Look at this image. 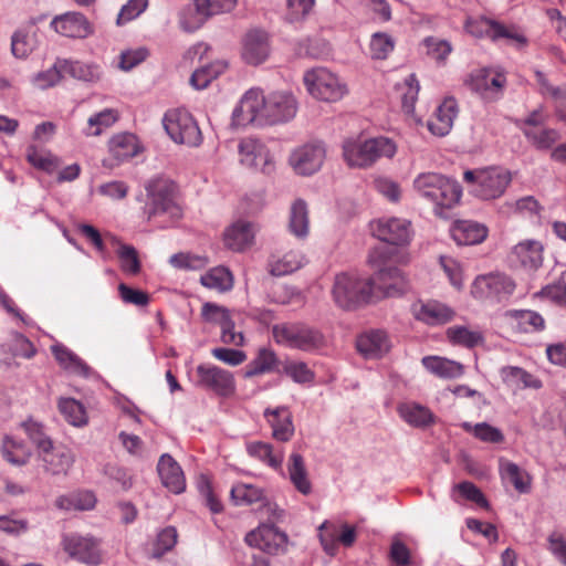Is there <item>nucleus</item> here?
Here are the masks:
<instances>
[{
    "label": "nucleus",
    "mask_w": 566,
    "mask_h": 566,
    "mask_svg": "<svg viewBox=\"0 0 566 566\" xmlns=\"http://www.w3.org/2000/svg\"><path fill=\"white\" fill-rule=\"evenodd\" d=\"M237 0H196V23L202 24L209 17L231 11Z\"/></svg>",
    "instance_id": "obj_45"
},
{
    "label": "nucleus",
    "mask_w": 566,
    "mask_h": 566,
    "mask_svg": "<svg viewBox=\"0 0 566 566\" xmlns=\"http://www.w3.org/2000/svg\"><path fill=\"white\" fill-rule=\"evenodd\" d=\"M500 374L504 384L513 389H538L542 387L539 379L535 378L532 374L521 367L505 366L501 369Z\"/></svg>",
    "instance_id": "obj_40"
},
{
    "label": "nucleus",
    "mask_w": 566,
    "mask_h": 566,
    "mask_svg": "<svg viewBox=\"0 0 566 566\" xmlns=\"http://www.w3.org/2000/svg\"><path fill=\"white\" fill-rule=\"evenodd\" d=\"M52 28L63 36L84 39L92 33L87 19L80 12H67L51 22Z\"/></svg>",
    "instance_id": "obj_23"
},
{
    "label": "nucleus",
    "mask_w": 566,
    "mask_h": 566,
    "mask_svg": "<svg viewBox=\"0 0 566 566\" xmlns=\"http://www.w3.org/2000/svg\"><path fill=\"white\" fill-rule=\"evenodd\" d=\"M343 156L352 168H368L371 166V157H368L366 140H345L343 144Z\"/></svg>",
    "instance_id": "obj_42"
},
{
    "label": "nucleus",
    "mask_w": 566,
    "mask_h": 566,
    "mask_svg": "<svg viewBox=\"0 0 566 566\" xmlns=\"http://www.w3.org/2000/svg\"><path fill=\"white\" fill-rule=\"evenodd\" d=\"M465 182L471 185V191L482 200L500 198L512 181V174L503 167H488L478 170H467L463 174Z\"/></svg>",
    "instance_id": "obj_5"
},
{
    "label": "nucleus",
    "mask_w": 566,
    "mask_h": 566,
    "mask_svg": "<svg viewBox=\"0 0 566 566\" xmlns=\"http://www.w3.org/2000/svg\"><path fill=\"white\" fill-rule=\"evenodd\" d=\"M63 544L65 552L76 562L84 564L99 563V544L96 538L70 534L64 536Z\"/></svg>",
    "instance_id": "obj_19"
},
{
    "label": "nucleus",
    "mask_w": 566,
    "mask_h": 566,
    "mask_svg": "<svg viewBox=\"0 0 566 566\" xmlns=\"http://www.w3.org/2000/svg\"><path fill=\"white\" fill-rule=\"evenodd\" d=\"M163 125L169 137L177 144L196 147L202 142L197 122L185 109L168 111L163 118Z\"/></svg>",
    "instance_id": "obj_8"
},
{
    "label": "nucleus",
    "mask_w": 566,
    "mask_h": 566,
    "mask_svg": "<svg viewBox=\"0 0 566 566\" xmlns=\"http://www.w3.org/2000/svg\"><path fill=\"white\" fill-rule=\"evenodd\" d=\"M458 114V105L454 98H446L428 120V129L436 136L448 135Z\"/></svg>",
    "instance_id": "obj_27"
},
{
    "label": "nucleus",
    "mask_w": 566,
    "mask_h": 566,
    "mask_svg": "<svg viewBox=\"0 0 566 566\" xmlns=\"http://www.w3.org/2000/svg\"><path fill=\"white\" fill-rule=\"evenodd\" d=\"M157 471L163 485L170 492L180 494L185 491L186 479L182 469L169 453L161 454L157 464Z\"/></svg>",
    "instance_id": "obj_24"
},
{
    "label": "nucleus",
    "mask_w": 566,
    "mask_h": 566,
    "mask_svg": "<svg viewBox=\"0 0 566 566\" xmlns=\"http://www.w3.org/2000/svg\"><path fill=\"white\" fill-rule=\"evenodd\" d=\"M116 120L117 113L115 111L111 108L103 109L87 119V126L83 129V133L86 136H98Z\"/></svg>",
    "instance_id": "obj_54"
},
{
    "label": "nucleus",
    "mask_w": 566,
    "mask_h": 566,
    "mask_svg": "<svg viewBox=\"0 0 566 566\" xmlns=\"http://www.w3.org/2000/svg\"><path fill=\"white\" fill-rule=\"evenodd\" d=\"M413 188L423 199L434 205L437 214H442V209L452 208L459 202L462 191L460 186L438 172H422L413 180Z\"/></svg>",
    "instance_id": "obj_3"
},
{
    "label": "nucleus",
    "mask_w": 566,
    "mask_h": 566,
    "mask_svg": "<svg viewBox=\"0 0 566 566\" xmlns=\"http://www.w3.org/2000/svg\"><path fill=\"white\" fill-rule=\"evenodd\" d=\"M249 546L255 547L269 555H279L285 552L287 535L273 524H261L245 536Z\"/></svg>",
    "instance_id": "obj_13"
},
{
    "label": "nucleus",
    "mask_w": 566,
    "mask_h": 566,
    "mask_svg": "<svg viewBox=\"0 0 566 566\" xmlns=\"http://www.w3.org/2000/svg\"><path fill=\"white\" fill-rule=\"evenodd\" d=\"M196 386L214 395L229 398L234 395L237 385L234 375L217 365L207 363L196 367Z\"/></svg>",
    "instance_id": "obj_9"
},
{
    "label": "nucleus",
    "mask_w": 566,
    "mask_h": 566,
    "mask_svg": "<svg viewBox=\"0 0 566 566\" xmlns=\"http://www.w3.org/2000/svg\"><path fill=\"white\" fill-rule=\"evenodd\" d=\"M461 427L464 431L473 433L476 439L483 442L500 443L504 440L502 431L486 422H480L476 424L463 422Z\"/></svg>",
    "instance_id": "obj_56"
},
{
    "label": "nucleus",
    "mask_w": 566,
    "mask_h": 566,
    "mask_svg": "<svg viewBox=\"0 0 566 566\" xmlns=\"http://www.w3.org/2000/svg\"><path fill=\"white\" fill-rule=\"evenodd\" d=\"M148 201L145 213L149 220L163 218L158 221L161 228L172 224L181 217V208L176 202L174 184L166 179H154L146 186Z\"/></svg>",
    "instance_id": "obj_4"
},
{
    "label": "nucleus",
    "mask_w": 566,
    "mask_h": 566,
    "mask_svg": "<svg viewBox=\"0 0 566 566\" xmlns=\"http://www.w3.org/2000/svg\"><path fill=\"white\" fill-rule=\"evenodd\" d=\"M543 245L536 240L517 243L511 251L510 260L526 272H534L543 264Z\"/></svg>",
    "instance_id": "obj_21"
},
{
    "label": "nucleus",
    "mask_w": 566,
    "mask_h": 566,
    "mask_svg": "<svg viewBox=\"0 0 566 566\" xmlns=\"http://www.w3.org/2000/svg\"><path fill=\"white\" fill-rule=\"evenodd\" d=\"M403 291V277L397 268H385L374 276L342 272L334 279L332 296L343 310H355L374 297L395 296Z\"/></svg>",
    "instance_id": "obj_1"
},
{
    "label": "nucleus",
    "mask_w": 566,
    "mask_h": 566,
    "mask_svg": "<svg viewBox=\"0 0 566 566\" xmlns=\"http://www.w3.org/2000/svg\"><path fill=\"white\" fill-rule=\"evenodd\" d=\"M52 354L60 366L71 374L88 377L91 368L72 350L62 344H55L51 347Z\"/></svg>",
    "instance_id": "obj_38"
},
{
    "label": "nucleus",
    "mask_w": 566,
    "mask_h": 566,
    "mask_svg": "<svg viewBox=\"0 0 566 566\" xmlns=\"http://www.w3.org/2000/svg\"><path fill=\"white\" fill-rule=\"evenodd\" d=\"M250 457L263 462L275 471H282L284 452L282 449H275L272 444L263 441H250L245 444Z\"/></svg>",
    "instance_id": "obj_33"
},
{
    "label": "nucleus",
    "mask_w": 566,
    "mask_h": 566,
    "mask_svg": "<svg viewBox=\"0 0 566 566\" xmlns=\"http://www.w3.org/2000/svg\"><path fill=\"white\" fill-rule=\"evenodd\" d=\"M43 468L51 474L66 473L74 462L73 453L64 447L45 448L39 453Z\"/></svg>",
    "instance_id": "obj_29"
},
{
    "label": "nucleus",
    "mask_w": 566,
    "mask_h": 566,
    "mask_svg": "<svg viewBox=\"0 0 566 566\" xmlns=\"http://www.w3.org/2000/svg\"><path fill=\"white\" fill-rule=\"evenodd\" d=\"M21 426L28 434L29 439L36 447L38 453H40L45 448H51L53 442L45 433L44 428L40 422L33 419H28L22 422Z\"/></svg>",
    "instance_id": "obj_60"
},
{
    "label": "nucleus",
    "mask_w": 566,
    "mask_h": 566,
    "mask_svg": "<svg viewBox=\"0 0 566 566\" xmlns=\"http://www.w3.org/2000/svg\"><path fill=\"white\" fill-rule=\"evenodd\" d=\"M305 258L300 251H290L283 255L272 254L268 262V271L273 276H283L301 269Z\"/></svg>",
    "instance_id": "obj_34"
},
{
    "label": "nucleus",
    "mask_w": 566,
    "mask_h": 566,
    "mask_svg": "<svg viewBox=\"0 0 566 566\" xmlns=\"http://www.w3.org/2000/svg\"><path fill=\"white\" fill-rule=\"evenodd\" d=\"M395 42L392 38L382 32L374 33L370 40V54L373 59L384 60L394 50Z\"/></svg>",
    "instance_id": "obj_62"
},
{
    "label": "nucleus",
    "mask_w": 566,
    "mask_h": 566,
    "mask_svg": "<svg viewBox=\"0 0 566 566\" xmlns=\"http://www.w3.org/2000/svg\"><path fill=\"white\" fill-rule=\"evenodd\" d=\"M35 46L34 35L23 30L14 32L11 38V52L17 59L28 57Z\"/></svg>",
    "instance_id": "obj_58"
},
{
    "label": "nucleus",
    "mask_w": 566,
    "mask_h": 566,
    "mask_svg": "<svg viewBox=\"0 0 566 566\" xmlns=\"http://www.w3.org/2000/svg\"><path fill=\"white\" fill-rule=\"evenodd\" d=\"M325 157L324 144L313 142L295 148L290 155L289 163L297 175L310 176L321 169Z\"/></svg>",
    "instance_id": "obj_11"
},
{
    "label": "nucleus",
    "mask_w": 566,
    "mask_h": 566,
    "mask_svg": "<svg viewBox=\"0 0 566 566\" xmlns=\"http://www.w3.org/2000/svg\"><path fill=\"white\" fill-rule=\"evenodd\" d=\"M96 497L91 491H77L56 499V506L61 510L87 511L95 506Z\"/></svg>",
    "instance_id": "obj_46"
},
{
    "label": "nucleus",
    "mask_w": 566,
    "mask_h": 566,
    "mask_svg": "<svg viewBox=\"0 0 566 566\" xmlns=\"http://www.w3.org/2000/svg\"><path fill=\"white\" fill-rule=\"evenodd\" d=\"M240 163L249 168L270 174L273 168V157L264 143L255 138H243L238 145Z\"/></svg>",
    "instance_id": "obj_15"
},
{
    "label": "nucleus",
    "mask_w": 566,
    "mask_h": 566,
    "mask_svg": "<svg viewBox=\"0 0 566 566\" xmlns=\"http://www.w3.org/2000/svg\"><path fill=\"white\" fill-rule=\"evenodd\" d=\"M103 473L120 491H128L133 486V476L123 467L107 463L104 465Z\"/></svg>",
    "instance_id": "obj_59"
},
{
    "label": "nucleus",
    "mask_w": 566,
    "mask_h": 566,
    "mask_svg": "<svg viewBox=\"0 0 566 566\" xmlns=\"http://www.w3.org/2000/svg\"><path fill=\"white\" fill-rule=\"evenodd\" d=\"M416 319L428 325H442L453 319L455 312L438 301L418 302L412 305Z\"/></svg>",
    "instance_id": "obj_22"
},
{
    "label": "nucleus",
    "mask_w": 566,
    "mask_h": 566,
    "mask_svg": "<svg viewBox=\"0 0 566 566\" xmlns=\"http://www.w3.org/2000/svg\"><path fill=\"white\" fill-rule=\"evenodd\" d=\"M318 537L324 551L335 555L338 547V524L325 521L318 527Z\"/></svg>",
    "instance_id": "obj_61"
},
{
    "label": "nucleus",
    "mask_w": 566,
    "mask_h": 566,
    "mask_svg": "<svg viewBox=\"0 0 566 566\" xmlns=\"http://www.w3.org/2000/svg\"><path fill=\"white\" fill-rule=\"evenodd\" d=\"M422 365L429 373L440 378H459L464 373L461 363L440 356L423 357Z\"/></svg>",
    "instance_id": "obj_36"
},
{
    "label": "nucleus",
    "mask_w": 566,
    "mask_h": 566,
    "mask_svg": "<svg viewBox=\"0 0 566 566\" xmlns=\"http://www.w3.org/2000/svg\"><path fill=\"white\" fill-rule=\"evenodd\" d=\"M269 34L259 29L250 30L242 39L241 56L250 65H259L270 55Z\"/></svg>",
    "instance_id": "obj_20"
},
{
    "label": "nucleus",
    "mask_w": 566,
    "mask_h": 566,
    "mask_svg": "<svg viewBox=\"0 0 566 566\" xmlns=\"http://www.w3.org/2000/svg\"><path fill=\"white\" fill-rule=\"evenodd\" d=\"M1 450L3 458L14 465H23L29 459L25 446L10 436H4Z\"/></svg>",
    "instance_id": "obj_53"
},
{
    "label": "nucleus",
    "mask_w": 566,
    "mask_h": 566,
    "mask_svg": "<svg viewBox=\"0 0 566 566\" xmlns=\"http://www.w3.org/2000/svg\"><path fill=\"white\" fill-rule=\"evenodd\" d=\"M27 160L34 168L52 174L59 167V159L49 150L31 145L27 149Z\"/></svg>",
    "instance_id": "obj_48"
},
{
    "label": "nucleus",
    "mask_w": 566,
    "mask_h": 566,
    "mask_svg": "<svg viewBox=\"0 0 566 566\" xmlns=\"http://www.w3.org/2000/svg\"><path fill=\"white\" fill-rule=\"evenodd\" d=\"M399 416L412 427H426L433 422V413L416 402H403L398 407Z\"/></svg>",
    "instance_id": "obj_44"
},
{
    "label": "nucleus",
    "mask_w": 566,
    "mask_h": 566,
    "mask_svg": "<svg viewBox=\"0 0 566 566\" xmlns=\"http://www.w3.org/2000/svg\"><path fill=\"white\" fill-rule=\"evenodd\" d=\"M139 151L140 146L134 134H118L109 140V153L118 163L135 157Z\"/></svg>",
    "instance_id": "obj_37"
},
{
    "label": "nucleus",
    "mask_w": 566,
    "mask_h": 566,
    "mask_svg": "<svg viewBox=\"0 0 566 566\" xmlns=\"http://www.w3.org/2000/svg\"><path fill=\"white\" fill-rule=\"evenodd\" d=\"M373 234L394 245H406L411 240V224L406 219L381 218L370 224Z\"/></svg>",
    "instance_id": "obj_16"
},
{
    "label": "nucleus",
    "mask_w": 566,
    "mask_h": 566,
    "mask_svg": "<svg viewBox=\"0 0 566 566\" xmlns=\"http://www.w3.org/2000/svg\"><path fill=\"white\" fill-rule=\"evenodd\" d=\"M304 84L313 97L325 102H337L347 93L346 84L325 67L307 71Z\"/></svg>",
    "instance_id": "obj_7"
},
{
    "label": "nucleus",
    "mask_w": 566,
    "mask_h": 566,
    "mask_svg": "<svg viewBox=\"0 0 566 566\" xmlns=\"http://www.w3.org/2000/svg\"><path fill=\"white\" fill-rule=\"evenodd\" d=\"M287 229L297 239H305L310 232L308 207L303 199L292 202L289 214Z\"/></svg>",
    "instance_id": "obj_35"
},
{
    "label": "nucleus",
    "mask_w": 566,
    "mask_h": 566,
    "mask_svg": "<svg viewBox=\"0 0 566 566\" xmlns=\"http://www.w3.org/2000/svg\"><path fill=\"white\" fill-rule=\"evenodd\" d=\"M231 499L235 505L260 504L259 511L272 522L283 517V511L270 501L263 489L248 483H237L231 488Z\"/></svg>",
    "instance_id": "obj_10"
},
{
    "label": "nucleus",
    "mask_w": 566,
    "mask_h": 566,
    "mask_svg": "<svg viewBox=\"0 0 566 566\" xmlns=\"http://www.w3.org/2000/svg\"><path fill=\"white\" fill-rule=\"evenodd\" d=\"M447 337L453 345L473 348L483 342L481 332L470 329L467 326H451L447 329Z\"/></svg>",
    "instance_id": "obj_51"
},
{
    "label": "nucleus",
    "mask_w": 566,
    "mask_h": 566,
    "mask_svg": "<svg viewBox=\"0 0 566 566\" xmlns=\"http://www.w3.org/2000/svg\"><path fill=\"white\" fill-rule=\"evenodd\" d=\"M500 472L502 478L511 482L520 493H526L530 490V476L517 464L502 461Z\"/></svg>",
    "instance_id": "obj_52"
},
{
    "label": "nucleus",
    "mask_w": 566,
    "mask_h": 566,
    "mask_svg": "<svg viewBox=\"0 0 566 566\" xmlns=\"http://www.w3.org/2000/svg\"><path fill=\"white\" fill-rule=\"evenodd\" d=\"M282 364L274 350L261 347L255 357L245 366L243 376L244 378H252L271 373L281 374Z\"/></svg>",
    "instance_id": "obj_28"
},
{
    "label": "nucleus",
    "mask_w": 566,
    "mask_h": 566,
    "mask_svg": "<svg viewBox=\"0 0 566 566\" xmlns=\"http://www.w3.org/2000/svg\"><path fill=\"white\" fill-rule=\"evenodd\" d=\"M297 111L294 96L287 92H272L266 96L260 88H250L233 109L235 126L248 124L275 125L291 120Z\"/></svg>",
    "instance_id": "obj_2"
},
{
    "label": "nucleus",
    "mask_w": 566,
    "mask_h": 566,
    "mask_svg": "<svg viewBox=\"0 0 566 566\" xmlns=\"http://www.w3.org/2000/svg\"><path fill=\"white\" fill-rule=\"evenodd\" d=\"M112 241L118 247L116 253L120 262L122 271L129 275L138 274L140 271V261L136 249L133 245L122 243L115 237L112 238Z\"/></svg>",
    "instance_id": "obj_50"
},
{
    "label": "nucleus",
    "mask_w": 566,
    "mask_h": 566,
    "mask_svg": "<svg viewBox=\"0 0 566 566\" xmlns=\"http://www.w3.org/2000/svg\"><path fill=\"white\" fill-rule=\"evenodd\" d=\"M62 73H64V71L59 66L57 59L50 69L36 73L32 78V83L38 88L45 90L57 84L62 77Z\"/></svg>",
    "instance_id": "obj_64"
},
{
    "label": "nucleus",
    "mask_w": 566,
    "mask_h": 566,
    "mask_svg": "<svg viewBox=\"0 0 566 566\" xmlns=\"http://www.w3.org/2000/svg\"><path fill=\"white\" fill-rule=\"evenodd\" d=\"M281 373L285 374L297 384H310L315 378L314 371H312L304 361H283Z\"/></svg>",
    "instance_id": "obj_57"
},
{
    "label": "nucleus",
    "mask_w": 566,
    "mask_h": 566,
    "mask_svg": "<svg viewBox=\"0 0 566 566\" xmlns=\"http://www.w3.org/2000/svg\"><path fill=\"white\" fill-rule=\"evenodd\" d=\"M254 235V224L249 221L239 220L226 230L224 243L233 251H243L253 244Z\"/></svg>",
    "instance_id": "obj_31"
},
{
    "label": "nucleus",
    "mask_w": 566,
    "mask_h": 566,
    "mask_svg": "<svg viewBox=\"0 0 566 566\" xmlns=\"http://www.w3.org/2000/svg\"><path fill=\"white\" fill-rule=\"evenodd\" d=\"M464 28L468 33L475 38L486 36L493 41L499 39H510L515 41L520 46H524L527 42L523 34L484 17L468 18Z\"/></svg>",
    "instance_id": "obj_14"
},
{
    "label": "nucleus",
    "mask_w": 566,
    "mask_h": 566,
    "mask_svg": "<svg viewBox=\"0 0 566 566\" xmlns=\"http://www.w3.org/2000/svg\"><path fill=\"white\" fill-rule=\"evenodd\" d=\"M228 67V63L223 60H216L209 64H205L193 71L190 77V84L196 90H205L209 84L221 75Z\"/></svg>",
    "instance_id": "obj_43"
},
{
    "label": "nucleus",
    "mask_w": 566,
    "mask_h": 566,
    "mask_svg": "<svg viewBox=\"0 0 566 566\" xmlns=\"http://www.w3.org/2000/svg\"><path fill=\"white\" fill-rule=\"evenodd\" d=\"M451 235L460 245L479 244L488 237V228L476 221L460 220L452 226Z\"/></svg>",
    "instance_id": "obj_30"
},
{
    "label": "nucleus",
    "mask_w": 566,
    "mask_h": 566,
    "mask_svg": "<svg viewBox=\"0 0 566 566\" xmlns=\"http://www.w3.org/2000/svg\"><path fill=\"white\" fill-rule=\"evenodd\" d=\"M274 340L289 348L312 352L324 345L323 334L301 323L279 324L273 326Z\"/></svg>",
    "instance_id": "obj_6"
},
{
    "label": "nucleus",
    "mask_w": 566,
    "mask_h": 566,
    "mask_svg": "<svg viewBox=\"0 0 566 566\" xmlns=\"http://www.w3.org/2000/svg\"><path fill=\"white\" fill-rule=\"evenodd\" d=\"M59 66L63 69L64 73L84 82H96L102 75L101 67L93 63L59 59Z\"/></svg>",
    "instance_id": "obj_41"
},
{
    "label": "nucleus",
    "mask_w": 566,
    "mask_h": 566,
    "mask_svg": "<svg viewBox=\"0 0 566 566\" xmlns=\"http://www.w3.org/2000/svg\"><path fill=\"white\" fill-rule=\"evenodd\" d=\"M368 157H371V166L380 158H391L397 151L396 144L387 137L366 139Z\"/></svg>",
    "instance_id": "obj_55"
},
{
    "label": "nucleus",
    "mask_w": 566,
    "mask_h": 566,
    "mask_svg": "<svg viewBox=\"0 0 566 566\" xmlns=\"http://www.w3.org/2000/svg\"><path fill=\"white\" fill-rule=\"evenodd\" d=\"M514 281L503 273H491L478 276L473 284L471 293L475 298H497L509 297L515 291Z\"/></svg>",
    "instance_id": "obj_12"
},
{
    "label": "nucleus",
    "mask_w": 566,
    "mask_h": 566,
    "mask_svg": "<svg viewBox=\"0 0 566 566\" xmlns=\"http://www.w3.org/2000/svg\"><path fill=\"white\" fill-rule=\"evenodd\" d=\"M169 263L179 270H200L208 264V259L190 253H176L169 258Z\"/></svg>",
    "instance_id": "obj_63"
},
{
    "label": "nucleus",
    "mask_w": 566,
    "mask_h": 566,
    "mask_svg": "<svg viewBox=\"0 0 566 566\" xmlns=\"http://www.w3.org/2000/svg\"><path fill=\"white\" fill-rule=\"evenodd\" d=\"M201 315L206 322L220 325L221 339L224 344L243 345L244 336L241 332H234V323L227 308L212 303H206L202 306Z\"/></svg>",
    "instance_id": "obj_18"
},
{
    "label": "nucleus",
    "mask_w": 566,
    "mask_h": 566,
    "mask_svg": "<svg viewBox=\"0 0 566 566\" xmlns=\"http://www.w3.org/2000/svg\"><path fill=\"white\" fill-rule=\"evenodd\" d=\"M200 282L208 289L226 292L233 286L232 273L224 266H216L201 275Z\"/></svg>",
    "instance_id": "obj_47"
},
{
    "label": "nucleus",
    "mask_w": 566,
    "mask_h": 566,
    "mask_svg": "<svg viewBox=\"0 0 566 566\" xmlns=\"http://www.w3.org/2000/svg\"><path fill=\"white\" fill-rule=\"evenodd\" d=\"M287 476L292 485L303 495L312 493V482L304 458L296 452L291 453L286 463Z\"/></svg>",
    "instance_id": "obj_32"
},
{
    "label": "nucleus",
    "mask_w": 566,
    "mask_h": 566,
    "mask_svg": "<svg viewBox=\"0 0 566 566\" xmlns=\"http://www.w3.org/2000/svg\"><path fill=\"white\" fill-rule=\"evenodd\" d=\"M264 418L272 429V437L280 442H287L294 434V424L292 413L289 408L281 406L277 408H266Z\"/></svg>",
    "instance_id": "obj_25"
},
{
    "label": "nucleus",
    "mask_w": 566,
    "mask_h": 566,
    "mask_svg": "<svg viewBox=\"0 0 566 566\" xmlns=\"http://www.w3.org/2000/svg\"><path fill=\"white\" fill-rule=\"evenodd\" d=\"M506 84L504 74L491 69H481L471 75L470 88L478 93L484 101H497Z\"/></svg>",
    "instance_id": "obj_17"
},
{
    "label": "nucleus",
    "mask_w": 566,
    "mask_h": 566,
    "mask_svg": "<svg viewBox=\"0 0 566 566\" xmlns=\"http://www.w3.org/2000/svg\"><path fill=\"white\" fill-rule=\"evenodd\" d=\"M505 316L512 321L514 326L524 333H533L543 331L545 321L543 316L531 310H510Z\"/></svg>",
    "instance_id": "obj_39"
},
{
    "label": "nucleus",
    "mask_w": 566,
    "mask_h": 566,
    "mask_svg": "<svg viewBox=\"0 0 566 566\" xmlns=\"http://www.w3.org/2000/svg\"><path fill=\"white\" fill-rule=\"evenodd\" d=\"M356 347L366 358H379L389 352L390 340L384 331L371 329L358 336Z\"/></svg>",
    "instance_id": "obj_26"
},
{
    "label": "nucleus",
    "mask_w": 566,
    "mask_h": 566,
    "mask_svg": "<svg viewBox=\"0 0 566 566\" xmlns=\"http://www.w3.org/2000/svg\"><path fill=\"white\" fill-rule=\"evenodd\" d=\"M59 409L70 424L74 427H83L87 424V413L80 401L73 398H61L59 401Z\"/></svg>",
    "instance_id": "obj_49"
}]
</instances>
